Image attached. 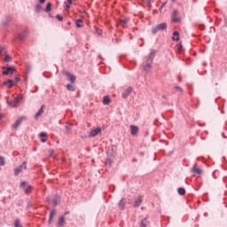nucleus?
<instances>
[{
  "mask_svg": "<svg viewBox=\"0 0 227 227\" xmlns=\"http://www.w3.org/2000/svg\"><path fill=\"white\" fill-rule=\"evenodd\" d=\"M100 132H102V128L100 127L91 129L89 134V137H97V136L99 135Z\"/></svg>",
  "mask_w": 227,
  "mask_h": 227,
  "instance_id": "obj_4",
  "label": "nucleus"
},
{
  "mask_svg": "<svg viewBox=\"0 0 227 227\" xmlns=\"http://www.w3.org/2000/svg\"><path fill=\"white\" fill-rule=\"evenodd\" d=\"M39 137H41V143H47V137H48L47 133L41 132L39 134Z\"/></svg>",
  "mask_w": 227,
  "mask_h": 227,
  "instance_id": "obj_15",
  "label": "nucleus"
},
{
  "mask_svg": "<svg viewBox=\"0 0 227 227\" xmlns=\"http://www.w3.org/2000/svg\"><path fill=\"white\" fill-rule=\"evenodd\" d=\"M18 38H19V40H24V35L20 34V35H18Z\"/></svg>",
  "mask_w": 227,
  "mask_h": 227,
  "instance_id": "obj_35",
  "label": "nucleus"
},
{
  "mask_svg": "<svg viewBox=\"0 0 227 227\" xmlns=\"http://www.w3.org/2000/svg\"><path fill=\"white\" fill-rule=\"evenodd\" d=\"M27 161H23L22 165H20L19 167H17L14 169L15 176H19V175H20V173H22L24 170L27 169Z\"/></svg>",
  "mask_w": 227,
  "mask_h": 227,
  "instance_id": "obj_3",
  "label": "nucleus"
},
{
  "mask_svg": "<svg viewBox=\"0 0 227 227\" xmlns=\"http://www.w3.org/2000/svg\"><path fill=\"white\" fill-rule=\"evenodd\" d=\"M175 1H176V0H172V3H175Z\"/></svg>",
  "mask_w": 227,
  "mask_h": 227,
  "instance_id": "obj_42",
  "label": "nucleus"
},
{
  "mask_svg": "<svg viewBox=\"0 0 227 227\" xmlns=\"http://www.w3.org/2000/svg\"><path fill=\"white\" fill-rule=\"evenodd\" d=\"M43 107H45V106H42L39 111L35 114V120H38V118H40V116L43 114Z\"/></svg>",
  "mask_w": 227,
  "mask_h": 227,
  "instance_id": "obj_17",
  "label": "nucleus"
},
{
  "mask_svg": "<svg viewBox=\"0 0 227 227\" xmlns=\"http://www.w3.org/2000/svg\"><path fill=\"white\" fill-rule=\"evenodd\" d=\"M74 1H77V0H74Z\"/></svg>",
  "mask_w": 227,
  "mask_h": 227,
  "instance_id": "obj_44",
  "label": "nucleus"
},
{
  "mask_svg": "<svg viewBox=\"0 0 227 227\" xmlns=\"http://www.w3.org/2000/svg\"><path fill=\"white\" fill-rule=\"evenodd\" d=\"M16 81H20V79L19 77H16Z\"/></svg>",
  "mask_w": 227,
  "mask_h": 227,
  "instance_id": "obj_41",
  "label": "nucleus"
},
{
  "mask_svg": "<svg viewBox=\"0 0 227 227\" xmlns=\"http://www.w3.org/2000/svg\"><path fill=\"white\" fill-rule=\"evenodd\" d=\"M59 226L60 227L65 226V216H60L59 218Z\"/></svg>",
  "mask_w": 227,
  "mask_h": 227,
  "instance_id": "obj_21",
  "label": "nucleus"
},
{
  "mask_svg": "<svg viewBox=\"0 0 227 227\" xmlns=\"http://www.w3.org/2000/svg\"><path fill=\"white\" fill-rule=\"evenodd\" d=\"M141 203H143V200H141V198L138 197V198L135 199L133 207L135 208H137V207H141Z\"/></svg>",
  "mask_w": 227,
  "mask_h": 227,
  "instance_id": "obj_16",
  "label": "nucleus"
},
{
  "mask_svg": "<svg viewBox=\"0 0 227 227\" xmlns=\"http://www.w3.org/2000/svg\"><path fill=\"white\" fill-rule=\"evenodd\" d=\"M4 84H5V86H7L9 89L12 88L13 87V81L8 80V81L4 82Z\"/></svg>",
  "mask_w": 227,
  "mask_h": 227,
  "instance_id": "obj_22",
  "label": "nucleus"
},
{
  "mask_svg": "<svg viewBox=\"0 0 227 227\" xmlns=\"http://www.w3.org/2000/svg\"><path fill=\"white\" fill-rule=\"evenodd\" d=\"M103 104L104 106H109V104H111V98L107 96H105L103 98Z\"/></svg>",
  "mask_w": 227,
  "mask_h": 227,
  "instance_id": "obj_19",
  "label": "nucleus"
},
{
  "mask_svg": "<svg viewBox=\"0 0 227 227\" xmlns=\"http://www.w3.org/2000/svg\"><path fill=\"white\" fill-rule=\"evenodd\" d=\"M67 24L70 25V22H68Z\"/></svg>",
  "mask_w": 227,
  "mask_h": 227,
  "instance_id": "obj_43",
  "label": "nucleus"
},
{
  "mask_svg": "<svg viewBox=\"0 0 227 227\" xmlns=\"http://www.w3.org/2000/svg\"><path fill=\"white\" fill-rule=\"evenodd\" d=\"M172 40L173 42H178V40H180V33H178V31L173 33Z\"/></svg>",
  "mask_w": 227,
  "mask_h": 227,
  "instance_id": "obj_18",
  "label": "nucleus"
},
{
  "mask_svg": "<svg viewBox=\"0 0 227 227\" xmlns=\"http://www.w3.org/2000/svg\"><path fill=\"white\" fill-rule=\"evenodd\" d=\"M51 8H52V4L48 3L46 5V8H45V12H47L49 13V12H51Z\"/></svg>",
  "mask_w": 227,
  "mask_h": 227,
  "instance_id": "obj_27",
  "label": "nucleus"
},
{
  "mask_svg": "<svg viewBox=\"0 0 227 227\" xmlns=\"http://www.w3.org/2000/svg\"><path fill=\"white\" fill-rule=\"evenodd\" d=\"M155 58V51H151L148 55L146 65L145 67V72H150V68H152V63H153V59Z\"/></svg>",
  "mask_w": 227,
  "mask_h": 227,
  "instance_id": "obj_1",
  "label": "nucleus"
},
{
  "mask_svg": "<svg viewBox=\"0 0 227 227\" xmlns=\"http://www.w3.org/2000/svg\"><path fill=\"white\" fill-rule=\"evenodd\" d=\"M130 93H132V87H129L126 89V90L122 93V98H127V97H129Z\"/></svg>",
  "mask_w": 227,
  "mask_h": 227,
  "instance_id": "obj_14",
  "label": "nucleus"
},
{
  "mask_svg": "<svg viewBox=\"0 0 227 227\" xmlns=\"http://www.w3.org/2000/svg\"><path fill=\"white\" fill-rule=\"evenodd\" d=\"M172 22H180V18H178V11H174L171 15Z\"/></svg>",
  "mask_w": 227,
  "mask_h": 227,
  "instance_id": "obj_9",
  "label": "nucleus"
},
{
  "mask_svg": "<svg viewBox=\"0 0 227 227\" xmlns=\"http://www.w3.org/2000/svg\"><path fill=\"white\" fill-rule=\"evenodd\" d=\"M139 132V128L135 125H130V134L131 136H136Z\"/></svg>",
  "mask_w": 227,
  "mask_h": 227,
  "instance_id": "obj_11",
  "label": "nucleus"
},
{
  "mask_svg": "<svg viewBox=\"0 0 227 227\" xmlns=\"http://www.w3.org/2000/svg\"><path fill=\"white\" fill-rule=\"evenodd\" d=\"M48 203H53L54 207L58 206L59 197L58 195L50 196L47 198Z\"/></svg>",
  "mask_w": 227,
  "mask_h": 227,
  "instance_id": "obj_7",
  "label": "nucleus"
},
{
  "mask_svg": "<svg viewBox=\"0 0 227 227\" xmlns=\"http://www.w3.org/2000/svg\"><path fill=\"white\" fill-rule=\"evenodd\" d=\"M20 100H22V95H18L13 100H8L7 104L11 106V107H17V106L20 104Z\"/></svg>",
  "mask_w": 227,
  "mask_h": 227,
  "instance_id": "obj_2",
  "label": "nucleus"
},
{
  "mask_svg": "<svg viewBox=\"0 0 227 227\" xmlns=\"http://www.w3.org/2000/svg\"><path fill=\"white\" fill-rule=\"evenodd\" d=\"M0 56H4V61H5V63H9V61H12V57L6 54V50H4V48H0Z\"/></svg>",
  "mask_w": 227,
  "mask_h": 227,
  "instance_id": "obj_6",
  "label": "nucleus"
},
{
  "mask_svg": "<svg viewBox=\"0 0 227 227\" xmlns=\"http://www.w3.org/2000/svg\"><path fill=\"white\" fill-rule=\"evenodd\" d=\"M14 227H22V226L20 225V220H19V219L15 220V222H14Z\"/></svg>",
  "mask_w": 227,
  "mask_h": 227,
  "instance_id": "obj_31",
  "label": "nucleus"
},
{
  "mask_svg": "<svg viewBox=\"0 0 227 227\" xmlns=\"http://www.w3.org/2000/svg\"><path fill=\"white\" fill-rule=\"evenodd\" d=\"M20 188L24 191L26 194H28V192H31V191H33V186L27 184V182H22L20 184Z\"/></svg>",
  "mask_w": 227,
  "mask_h": 227,
  "instance_id": "obj_5",
  "label": "nucleus"
},
{
  "mask_svg": "<svg viewBox=\"0 0 227 227\" xmlns=\"http://www.w3.org/2000/svg\"><path fill=\"white\" fill-rule=\"evenodd\" d=\"M148 226V220L146 218L143 219L140 223V227H146Z\"/></svg>",
  "mask_w": 227,
  "mask_h": 227,
  "instance_id": "obj_25",
  "label": "nucleus"
},
{
  "mask_svg": "<svg viewBox=\"0 0 227 227\" xmlns=\"http://www.w3.org/2000/svg\"><path fill=\"white\" fill-rule=\"evenodd\" d=\"M127 22H129L128 19H123V20H120L119 21V26H121L122 27L125 26V24H127Z\"/></svg>",
  "mask_w": 227,
  "mask_h": 227,
  "instance_id": "obj_24",
  "label": "nucleus"
},
{
  "mask_svg": "<svg viewBox=\"0 0 227 227\" xmlns=\"http://www.w3.org/2000/svg\"><path fill=\"white\" fill-rule=\"evenodd\" d=\"M39 3H41V4H43V3H45V0H39Z\"/></svg>",
  "mask_w": 227,
  "mask_h": 227,
  "instance_id": "obj_39",
  "label": "nucleus"
},
{
  "mask_svg": "<svg viewBox=\"0 0 227 227\" xmlns=\"http://www.w3.org/2000/svg\"><path fill=\"white\" fill-rule=\"evenodd\" d=\"M13 72H15V68L13 67H7L3 71V75H9V74H13Z\"/></svg>",
  "mask_w": 227,
  "mask_h": 227,
  "instance_id": "obj_12",
  "label": "nucleus"
},
{
  "mask_svg": "<svg viewBox=\"0 0 227 227\" xmlns=\"http://www.w3.org/2000/svg\"><path fill=\"white\" fill-rule=\"evenodd\" d=\"M0 166H4V158L0 156Z\"/></svg>",
  "mask_w": 227,
  "mask_h": 227,
  "instance_id": "obj_32",
  "label": "nucleus"
},
{
  "mask_svg": "<svg viewBox=\"0 0 227 227\" xmlns=\"http://www.w3.org/2000/svg\"><path fill=\"white\" fill-rule=\"evenodd\" d=\"M177 192L180 196H185V190L184 188H178Z\"/></svg>",
  "mask_w": 227,
  "mask_h": 227,
  "instance_id": "obj_26",
  "label": "nucleus"
},
{
  "mask_svg": "<svg viewBox=\"0 0 227 227\" xmlns=\"http://www.w3.org/2000/svg\"><path fill=\"white\" fill-rule=\"evenodd\" d=\"M192 173H194L195 175H201V173H203V170H201V168H200L198 166H193V168H192Z\"/></svg>",
  "mask_w": 227,
  "mask_h": 227,
  "instance_id": "obj_13",
  "label": "nucleus"
},
{
  "mask_svg": "<svg viewBox=\"0 0 227 227\" xmlns=\"http://www.w3.org/2000/svg\"><path fill=\"white\" fill-rule=\"evenodd\" d=\"M119 207L121 210H123L125 208V202H123V200H121L120 202H119Z\"/></svg>",
  "mask_w": 227,
  "mask_h": 227,
  "instance_id": "obj_30",
  "label": "nucleus"
},
{
  "mask_svg": "<svg viewBox=\"0 0 227 227\" xmlns=\"http://www.w3.org/2000/svg\"><path fill=\"white\" fill-rule=\"evenodd\" d=\"M67 214H70V212H65V215H67Z\"/></svg>",
  "mask_w": 227,
  "mask_h": 227,
  "instance_id": "obj_40",
  "label": "nucleus"
},
{
  "mask_svg": "<svg viewBox=\"0 0 227 227\" xmlns=\"http://www.w3.org/2000/svg\"><path fill=\"white\" fill-rule=\"evenodd\" d=\"M54 215H56V210L53 209L50 212V218H49V223H50L52 222V219H53Z\"/></svg>",
  "mask_w": 227,
  "mask_h": 227,
  "instance_id": "obj_23",
  "label": "nucleus"
},
{
  "mask_svg": "<svg viewBox=\"0 0 227 227\" xmlns=\"http://www.w3.org/2000/svg\"><path fill=\"white\" fill-rule=\"evenodd\" d=\"M24 120H26V117H20L12 125L13 129H17L20 123H22V121H24Z\"/></svg>",
  "mask_w": 227,
  "mask_h": 227,
  "instance_id": "obj_10",
  "label": "nucleus"
},
{
  "mask_svg": "<svg viewBox=\"0 0 227 227\" xmlns=\"http://www.w3.org/2000/svg\"><path fill=\"white\" fill-rule=\"evenodd\" d=\"M67 75L69 81H71L72 84H74V82H75V75H74L70 73H67Z\"/></svg>",
  "mask_w": 227,
  "mask_h": 227,
  "instance_id": "obj_20",
  "label": "nucleus"
},
{
  "mask_svg": "<svg viewBox=\"0 0 227 227\" xmlns=\"http://www.w3.org/2000/svg\"><path fill=\"white\" fill-rule=\"evenodd\" d=\"M68 5H67V10L70 9V4H72V0H67Z\"/></svg>",
  "mask_w": 227,
  "mask_h": 227,
  "instance_id": "obj_36",
  "label": "nucleus"
},
{
  "mask_svg": "<svg viewBox=\"0 0 227 227\" xmlns=\"http://www.w3.org/2000/svg\"><path fill=\"white\" fill-rule=\"evenodd\" d=\"M178 52H182V44L178 45V49H177Z\"/></svg>",
  "mask_w": 227,
  "mask_h": 227,
  "instance_id": "obj_37",
  "label": "nucleus"
},
{
  "mask_svg": "<svg viewBox=\"0 0 227 227\" xmlns=\"http://www.w3.org/2000/svg\"><path fill=\"white\" fill-rule=\"evenodd\" d=\"M41 11H42V5L37 4V5L35 6V12H41Z\"/></svg>",
  "mask_w": 227,
  "mask_h": 227,
  "instance_id": "obj_33",
  "label": "nucleus"
},
{
  "mask_svg": "<svg viewBox=\"0 0 227 227\" xmlns=\"http://www.w3.org/2000/svg\"><path fill=\"white\" fill-rule=\"evenodd\" d=\"M166 27H168L166 23H160L155 28L153 29V35H155V33H157L158 31H160L162 29H166Z\"/></svg>",
  "mask_w": 227,
  "mask_h": 227,
  "instance_id": "obj_8",
  "label": "nucleus"
},
{
  "mask_svg": "<svg viewBox=\"0 0 227 227\" xmlns=\"http://www.w3.org/2000/svg\"><path fill=\"white\" fill-rule=\"evenodd\" d=\"M67 88L68 91H75V88L72 84H67Z\"/></svg>",
  "mask_w": 227,
  "mask_h": 227,
  "instance_id": "obj_29",
  "label": "nucleus"
},
{
  "mask_svg": "<svg viewBox=\"0 0 227 227\" xmlns=\"http://www.w3.org/2000/svg\"><path fill=\"white\" fill-rule=\"evenodd\" d=\"M56 19H58V20H59L61 22V20H63V17H61L60 15H57Z\"/></svg>",
  "mask_w": 227,
  "mask_h": 227,
  "instance_id": "obj_34",
  "label": "nucleus"
},
{
  "mask_svg": "<svg viewBox=\"0 0 227 227\" xmlns=\"http://www.w3.org/2000/svg\"><path fill=\"white\" fill-rule=\"evenodd\" d=\"M54 155V150H50V157H52Z\"/></svg>",
  "mask_w": 227,
  "mask_h": 227,
  "instance_id": "obj_38",
  "label": "nucleus"
},
{
  "mask_svg": "<svg viewBox=\"0 0 227 227\" xmlns=\"http://www.w3.org/2000/svg\"><path fill=\"white\" fill-rule=\"evenodd\" d=\"M76 27H82V20H77L76 22Z\"/></svg>",
  "mask_w": 227,
  "mask_h": 227,
  "instance_id": "obj_28",
  "label": "nucleus"
}]
</instances>
